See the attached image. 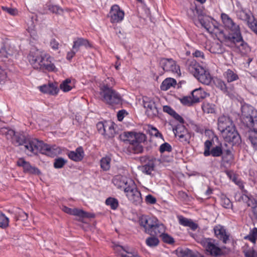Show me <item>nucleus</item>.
Here are the masks:
<instances>
[{
	"label": "nucleus",
	"instance_id": "nucleus-13",
	"mask_svg": "<svg viewBox=\"0 0 257 257\" xmlns=\"http://www.w3.org/2000/svg\"><path fill=\"white\" fill-rule=\"evenodd\" d=\"M221 135L226 142L232 144V145L239 143L240 137L235 130V126L224 131Z\"/></svg>",
	"mask_w": 257,
	"mask_h": 257
},
{
	"label": "nucleus",
	"instance_id": "nucleus-19",
	"mask_svg": "<svg viewBox=\"0 0 257 257\" xmlns=\"http://www.w3.org/2000/svg\"><path fill=\"white\" fill-rule=\"evenodd\" d=\"M110 14L112 23H118L122 21L124 17V12L120 10L117 5L111 7Z\"/></svg>",
	"mask_w": 257,
	"mask_h": 257
},
{
	"label": "nucleus",
	"instance_id": "nucleus-57",
	"mask_svg": "<svg viewBox=\"0 0 257 257\" xmlns=\"http://www.w3.org/2000/svg\"><path fill=\"white\" fill-rule=\"evenodd\" d=\"M2 9L5 12L8 13L12 16H16L18 15V10L15 8H9L7 7H2Z\"/></svg>",
	"mask_w": 257,
	"mask_h": 257
},
{
	"label": "nucleus",
	"instance_id": "nucleus-41",
	"mask_svg": "<svg viewBox=\"0 0 257 257\" xmlns=\"http://www.w3.org/2000/svg\"><path fill=\"white\" fill-rule=\"evenodd\" d=\"M224 76L228 82L236 80L238 78V75L230 69L225 72Z\"/></svg>",
	"mask_w": 257,
	"mask_h": 257
},
{
	"label": "nucleus",
	"instance_id": "nucleus-58",
	"mask_svg": "<svg viewBox=\"0 0 257 257\" xmlns=\"http://www.w3.org/2000/svg\"><path fill=\"white\" fill-rule=\"evenodd\" d=\"M196 67H198V64L195 60H191L188 62V69L191 73L194 72Z\"/></svg>",
	"mask_w": 257,
	"mask_h": 257
},
{
	"label": "nucleus",
	"instance_id": "nucleus-52",
	"mask_svg": "<svg viewBox=\"0 0 257 257\" xmlns=\"http://www.w3.org/2000/svg\"><path fill=\"white\" fill-rule=\"evenodd\" d=\"M176 137L179 139L180 142L188 143L190 136L187 131H185V133L180 134Z\"/></svg>",
	"mask_w": 257,
	"mask_h": 257
},
{
	"label": "nucleus",
	"instance_id": "nucleus-6",
	"mask_svg": "<svg viewBox=\"0 0 257 257\" xmlns=\"http://www.w3.org/2000/svg\"><path fill=\"white\" fill-rule=\"evenodd\" d=\"M124 192L130 201L135 205H140L142 202L141 193L138 190L133 180L130 181V186L124 188Z\"/></svg>",
	"mask_w": 257,
	"mask_h": 257
},
{
	"label": "nucleus",
	"instance_id": "nucleus-1",
	"mask_svg": "<svg viewBox=\"0 0 257 257\" xmlns=\"http://www.w3.org/2000/svg\"><path fill=\"white\" fill-rule=\"evenodd\" d=\"M29 62L35 69L56 72L57 68L54 64V59L41 50L33 49L29 55Z\"/></svg>",
	"mask_w": 257,
	"mask_h": 257
},
{
	"label": "nucleus",
	"instance_id": "nucleus-11",
	"mask_svg": "<svg viewBox=\"0 0 257 257\" xmlns=\"http://www.w3.org/2000/svg\"><path fill=\"white\" fill-rule=\"evenodd\" d=\"M143 105L146 109V113L148 116L153 117L158 115L159 110L157 104L153 99L148 97L144 98Z\"/></svg>",
	"mask_w": 257,
	"mask_h": 257
},
{
	"label": "nucleus",
	"instance_id": "nucleus-49",
	"mask_svg": "<svg viewBox=\"0 0 257 257\" xmlns=\"http://www.w3.org/2000/svg\"><path fill=\"white\" fill-rule=\"evenodd\" d=\"M248 138L252 145L257 147V131H250Z\"/></svg>",
	"mask_w": 257,
	"mask_h": 257
},
{
	"label": "nucleus",
	"instance_id": "nucleus-30",
	"mask_svg": "<svg viewBox=\"0 0 257 257\" xmlns=\"http://www.w3.org/2000/svg\"><path fill=\"white\" fill-rule=\"evenodd\" d=\"M40 90L44 93L54 95L57 93V88L53 83L40 86Z\"/></svg>",
	"mask_w": 257,
	"mask_h": 257
},
{
	"label": "nucleus",
	"instance_id": "nucleus-31",
	"mask_svg": "<svg viewBox=\"0 0 257 257\" xmlns=\"http://www.w3.org/2000/svg\"><path fill=\"white\" fill-rule=\"evenodd\" d=\"M154 159L149 160L147 164L141 167V171L146 174L151 175L154 171Z\"/></svg>",
	"mask_w": 257,
	"mask_h": 257
},
{
	"label": "nucleus",
	"instance_id": "nucleus-48",
	"mask_svg": "<svg viewBox=\"0 0 257 257\" xmlns=\"http://www.w3.org/2000/svg\"><path fill=\"white\" fill-rule=\"evenodd\" d=\"M159 239L154 236H151L147 238L146 240V244L150 247H154L159 243Z\"/></svg>",
	"mask_w": 257,
	"mask_h": 257
},
{
	"label": "nucleus",
	"instance_id": "nucleus-55",
	"mask_svg": "<svg viewBox=\"0 0 257 257\" xmlns=\"http://www.w3.org/2000/svg\"><path fill=\"white\" fill-rule=\"evenodd\" d=\"M210 153L213 157L220 156L222 153L221 147L216 146L215 147L213 148L211 152H210Z\"/></svg>",
	"mask_w": 257,
	"mask_h": 257
},
{
	"label": "nucleus",
	"instance_id": "nucleus-5",
	"mask_svg": "<svg viewBox=\"0 0 257 257\" xmlns=\"http://www.w3.org/2000/svg\"><path fill=\"white\" fill-rule=\"evenodd\" d=\"M99 94L102 101L108 104H119L121 101L120 94L112 88L100 87Z\"/></svg>",
	"mask_w": 257,
	"mask_h": 257
},
{
	"label": "nucleus",
	"instance_id": "nucleus-8",
	"mask_svg": "<svg viewBox=\"0 0 257 257\" xmlns=\"http://www.w3.org/2000/svg\"><path fill=\"white\" fill-rule=\"evenodd\" d=\"M208 94L201 89L193 90L191 96H184L180 98V101L185 105H191L193 103L198 102L201 99H203Z\"/></svg>",
	"mask_w": 257,
	"mask_h": 257
},
{
	"label": "nucleus",
	"instance_id": "nucleus-29",
	"mask_svg": "<svg viewBox=\"0 0 257 257\" xmlns=\"http://www.w3.org/2000/svg\"><path fill=\"white\" fill-rule=\"evenodd\" d=\"M201 83L209 85L211 82L212 78L208 71L204 69V72L199 73L196 77Z\"/></svg>",
	"mask_w": 257,
	"mask_h": 257
},
{
	"label": "nucleus",
	"instance_id": "nucleus-42",
	"mask_svg": "<svg viewBox=\"0 0 257 257\" xmlns=\"http://www.w3.org/2000/svg\"><path fill=\"white\" fill-rule=\"evenodd\" d=\"M110 158L108 157H104L100 161L101 168L104 171L108 170L110 167Z\"/></svg>",
	"mask_w": 257,
	"mask_h": 257
},
{
	"label": "nucleus",
	"instance_id": "nucleus-14",
	"mask_svg": "<svg viewBox=\"0 0 257 257\" xmlns=\"http://www.w3.org/2000/svg\"><path fill=\"white\" fill-rule=\"evenodd\" d=\"M158 220L155 218H150L146 216H142L139 219L140 225L144 228V231L148 233H153L152 229L156 225Z\"/></svg>",
	"mask_w": 257,
	"mask_h": 257
},
{
	"label": "nucleus",
	"instance_id": "nucleus-47",
	"mask_svg": "<svg viewBox=\"0 0 257 257\" xmlns=\"http://www.w3.org/2000/svg\"><path fill=\"white\" fill-rule=\"evenodd\" d=\"M9 219L4 214L0 212V227L5 228L9 225Z\"/></svg>",
	"mask_w": 257,
	"mask_h": 257
},
{
	"label": "nucleus",
	"instance_id": "nucleus-64",
	"mask_svg": "<svg viewBox=\"0 0 257 257\" xmlns=\"http://www.w3.org/2000/svg\"><path fill=\"white\" fill-rule=\"evenodd\" d=\"M106 122H99L97 124V128L100 134L101 135L104 134V132L105 130Z\"/></svg>",
	"mask_w": 257,
	"mask_h": 257
},
{
	"label": "nucleus",
	"instance_id": "nucleus-4",
	"mask_svg": "<svg viewBox=\"0 0 257 257\" xmlns=\"http://www.w3.org/2000/svg\"><path fill=\"white\" fill-rule=\"evenodd\" d=\"M241 119L243 123L251 130L257 131V112L248 105H243L241 108Z\"/></svg>",
	"mask_w": 257,
	"mask_h": 257
},
{
	"label": "nucleus",
	"instance_id": "nucleus-32",
	"mask_svg": "<svg viewBox=\"0 0 257 257\" xmlns=\"http://www.w3.org/2000/svg\"><path fill=\"white\" fill-rule=\"evenodd\" d=\"M154 226L152 229L153 231L152 232H154V233H150L149 234L153 236H161L165 231L164 225L162 223H160L158 220L156 222V225Z\"/></svg>",
	"mask_w": 257,
	"mask_h": 257
},
{
	"label": "nucleus",
	"instance_id": "nucleus-9",
	"mask_svg": "<svg viewBox=\"0 0 257 257\" xmlns=\"http://www.w3.org/2000/svg\"><path fill=\"white\" fill-rule=\"evenodd\" d=\"M221 18L224 27L231 31V33L227 35L223 34L222 40L224 39V35L234 36L240 33L239 26L235 24L228 15L222 13Z\"/></svg>",
	"mask_w": 257,
	"mask_h": 257
},
{
	"label": "nucleus",
	"instance_id": "nucleus-56",
	"mask_svg": "<svg viewBox=\"0 0 257 257\" xmlns=\"http://www.w3.org/2000/svg\"><path fill=\"white\" fill-rule=\"evenodd\" d=\"M114 85V81L112 78H107L105 80L103 84L100 86V87H103L106 86V87L112 88V86Z\"/></svg>",
	"mask_w": 257,
	"mask_h": 257
},
{
	"label": "nucleus",
	"instance_id": "nucleus-7",
	"mask_svg": "<svg viewBox=\"0 0 257 257\" xmlns=\"http://www.w3.org/2000/svg\"><path fill=\"white\" fill-rule=\"evenodd\" d=\"M201 243L207 252L215 256L222 254L223 250L226 249L225 247H219L215 243V241L211 238L203 239Z\"/></svg>",
	"mask_w": 257,
	"mask_h": 257
},
{
	"label": "nucleus",
	"instance_id": "nucleus-39",
	"mask_svg": "<svg viewBox=\"0 0 257 257\" xmlns=\"http://www.w3.org/2000/svg\"><path fill=\"white\" fill-rule=\"evenodd\" d=\"M73 84L70 78H67L64 80L60 84V87L64 92L70 91L73 87Z\"/></svg>",
	"mask_w": 257,
	"mask_h": 257
},
{
	"label": "nucleus",
	"instance_id": "nucleus-20",
	"mask_svg": "<svg viewBox=\"0 0 257 257\" xmlns=\"http://www.w3.org/2000/svg\"><path fill=\"white\" fill-rule=\"evenodd\" d=\"M17 164L18 166L23 168L25 172L36 175H39L40 173V171L38 168L32 166L29 162H26L22 158L19 159Z\"/></svg>",
	"mask_w": 257,
	"mask_h": 257
},
{
	"label": "nucleus",
	"instance_id": "nucleus-51",
	"mask_svg": "<svg viewBox=\"0 0 257 257\" xmlns=\"http://www.w3.org/2000/svg\"><path fill=\"white\" fill-rule=\"evenodd\" d=\"M67 163V161L62 158L56 159L54 163V166L55 168H61Z\"/></svg>",
	"mask_w": 257,
	"mask_h": 257
},
{
	"label": "nucleus",
	"instance_id": "nucleus-24",
	"mask_svg": "<svg viewBox=\"0 0 257 257\" xmlns=\"http://www.w3.org/2000/svg\"><path fill=\"white\" fill-rule=\"evenodd\" d=\"M214 231L216 236L226 243L228 240V235L224 227L220 225H217L214 227Z\"/></svg>",
	"mask_w": 257,
	"mask_h": 257
},
{
	"label": "nucleus",
	"instance_id": "nucleus-43",
	"mask_svg": "<svg viewBox=\"0 0 257 257\" xmlns=\"http://www.w3.org/2000/svg\"><path fill=\"white\" fill-rule=\"evenodd\" d=\"M244 239H248L253 244L255 243L257 239V228H253L251 230L249 234L244 237Z\"/></svg>",
	"mask_w": 257,
	"mask_h": 257
},
{
	"label": "nucleus",
	"instance_id": "nucleus-59",
	"mask_svg": "<svg viewBox=\"0 0 257 257\" xmlns=\"http://www.w3.org/2000/svg\"><path fill=\"white\" fill-rule=\"evenodd\" d=\"M227 175L228 176V177H229V178L230 179H231L232 180V181L236 184L237 185L239 188L243 190V188H244V186H243V183L241 181H240V180H238L237 179V178H236V177L235 176L233 175V178L232 179L231 178V174L230 173H227Z\"/></svg>",
	"mask_w": 257,
	"mask_h": 257
},
{
	"label": "nucleus",
	"instance_id": "nucleus-44",
	"mask_svg": "<svg viewBox=\"0 0 257 257\" xmlns=\"http://www.w3.org/2000/svg\"><path fill=\"white\" fill-rule=\"evenodd\" d=\"M214 83L215 86L220 89L224 93L227 92V87L224 81L218 78H216L214 80Z\"/></svg>",
	"mask_w": 257,
	"mask_h": 257
},
{
	"label": "nucleus",
	"instance_id": "nucleus-22",
	"mask_svg": "<svg viewBox=\"0 0 257 257\" xmlns=\"http://www.w3.org/2000/svg\"><path fill=\"white\" fill-rule=\"evenodd\" d=\"M18 53V50L12 45H5L0 50L1 56L5 58L16 57Z\"/></svg>",
	"mask_w": 257,
	"mask_h": 257
},
{
	"label": "nucleus",
	"instance_id": "nucleus-60",
	"mask_svg": "<svg viewBox=\"0 0 257 257\" xmlns=\"http://www.w3.org/2000/svg\"><path fill=\"white\" fill-rule=\"evenodd\" d=\"M49 10L52 13L57 15H61L63 13V10L57 6H50Z\"/></svg>",
	"mask_w": 257,
	"mask_h": 257
},
{
	"label": "nucleus",
	"instance_id": "nucleus-33",
	"mask_svg": "<svg viewBox=\"0 0 257 257\" xmlns=\"http://www.w3.org/2000/svg\"><path fill=\"white\" fill-rule=\"evenodd\" d=\"M81 46H84L86 48L91 47V45L89 43V41L87 39L78 38L74 42L73 49L75 50L76 51H78L79 47Z\"/></svg>",
	"mask_w": 257,
	"mask_h": 257
},
{
	"label": "nucleus",
	"instance_id": "nucleus-28",
	"mask_svg": "<svg viewBox=\"0 0 257 257\" xmlns=\"http://www.w3.org/2000/svg\"><path fill=\"white\" fill-rule=\"evenodd\" d=\"M69 158L73 161L77 162L82 160L84 152L82 148H77L75 151H72L68 154Z\"/></svg>",
	"mask_w": 257,
	"mask_h": 257
},
{
	"label": "nucleus",
	"instance_id": "nucleus-46",
	"mask_svg": "<svg viewBox=\"0 0 257 257\" xmlns=\"http://www.w3.org/2000/svg\"><path fill=\"white\" fill-rule=\"evenodd\" d=\"M105 203L107 205L110 206L112 209H116L118 207V203L117 199L109 197L105 201Z\"/></svg>",
	"mask_w": 257,
	"mask_h": 257
},
{
	"label": "nucleus",
	"instance_id": "nucleus-17",
	"mask_svg": "<svg viewBox=\"0 0 257 257\" xmlns=\"http://www.w3.org/2000/svg\"><path fill=\"white\" fill-rule=\"evenodd\" d=\"M218 129L221 134L228 130L230 127L234 126L232 120L228 116L222 115L218 119Z\"/></svg>",
	"mask_w": 257,
	"mask_h": 257
},
{
	"label": "nucleus",
	"instance_id": "nucleus-25",
	"mask_svg": "<svg viewBox=\"0 0 257 257\" xmlns=\"http://www.w3.org/2000/svg\"><path fill=\"white\" fill-rule=\"evenodd\" d=\"M178 257H204L197 251H193L188 248H180L177 250Z\"/></svg>",
	"mask_w": 257,
	"mask_h": 257
},
{
	"label": "nucleus",
	"instance_id": "nucleus-62",
	"mask_svg": "<svg viewBox=\"0 0 257 257\" xmlns=\"http://www.w3.org/2000/svg\"><path fill=\"white\" fill-rule=\"evenodd\" d=\"M212 142L210 141H206L204 143L205 146V150L204 152V155L205 156H208L210 155L209 149L210 147L212 146Z\"/></svg>",
	"mask_w": 257,
	"mask_h": 257
},
{
	"label": "nucleus",
	"instance_id": "nucleus-27",
	"mask_svg": "<svg viewBox=\"0 0 257 257\" xmlns=\"http://www.w3.org/2000/svg\"><path fill=\"white\" fill-rule=\"evenodd\" d=\"M206 48L212 53H221L223 52L220 43L214 41L208 42L206 44Z\"/></svg>",
	"mask_w": 257,
	"mask_h": 257
},
{
	"label": "nucleus",
	"instance_id": "nucleus-18",
	"mask_svg": "<svg viewBox=\"0 0 257 257\" xmlns=\"http://www.w3.org/2000/svg\"><path fill=\"white\" fill-rule=\"evenodd\" d=\"M198 20L201 26L208 32L213 33L214 26L212 24V19L206 15H200L198 16Z\"/></svg>",
	"mask_w": 257,
	"mask_h": 257
},
{
	"label": "nucleus",
	"instance_id": "nucleus-50",
	"mask_svg": "<svg viewBox=\"0 0 257 257\" xmlns=\"http://www.w3.org/2000/svg\"><path fill=\"white\" fill-rule=\"evenodd\" d=\"M235 199L238 202H243L247 203L249 201L248 197L245 194H241L240 193H237L235 195Z\"/></svg>",
	"mask_w": 257,
	"mask_h": 257
},
{
	"label": "nucleus",
	"instance_id": "nucleus-15",
	"mask_svg": "<svg viewBox=\"0 0 257 257\" xmlns=\"http://www.w3.org/2000/svg\"><path fill=\"white\" fill-rule=\"evenodd\" d=\"M238 16L241 20L246 22L251 30L257 34V21L253 16L244 11H240Z\"/></svg>",
	"mask_w": 257,
	"mask_h": 257
},
{
	"label": "nucleus",
	"instance_id": "nucleus-23",
	"mask_svg": "<svg viewBox=\"0 0 257 257\" xmlns=\"http://www.w3.org/2000/svg\"><path fill=\"white\" fill-rule=\"evenodd\" d=\"M33 139L29 140L28 141H26L25 137L22 134L15 135L14 138H13L12 142L15 146H23L24 145V151L26 153L29 154L31 153L30 151L25 148L26 145H29V142L32 141Z\"/></svg>",
	"mask_w": 257,
	"mask_h": 257
},
{
	"label": "nucleus",
	"instance_id": "nucleus-16",
	"mask_svg": "<svg viewBox=\"0 0 257 257\" xmlns=\"http://www.w3.org/2000/svg\"><path fill=\"white\" fill-rule=\"evenodd\" d=\"M124 136L126 138L124 140L130 144L144 143L146 140L145 135L141 133H124Z\"/></svg>",
	"mask_w": 257,
	"mask_h": 257
},
{
	"label": "nucleus",
	"instance_id": "nucleus-2",
	"mask_svg": "<svg viewBox=\"0 0 257 257\" xmlns=\"http://www.w3.org/2000/svg\"><path fill=\"white\" fill-rule=\"evenodd\" d=\"M25 148L30 151L31 153L35 154L40 152L48 156H54L60 153V152L59 148L55 146L50 147L36 139L30 141L29 145H26Z\"/></svg>",
	"mask_w": 257,
	"mask_h": 257
},
{
	"label": "nucleus",
	"instance_id": "nucleus-35",
	"mask_svg": "<svg viewBox=\"0 0 257 257\" xmlns=\"http://www.w3.org/2000/svg\"><path fill=\"white\" fill-rule=\"evenodd\" d=\"M115 134L113 123L111 122H106L105 130L103 135L106 138H110L113 137Z\"/></svg>",
	"mask_w": 257,
	"mask_h": 257
},
{
	"label": "nucleus",
	"instance_id": "nucleus-26",
	"mask_svg": "<svg viewBox=\"0 0 257 257\" xmlns=\"http://www.w3.org/2000/svg\"><path fill=\"white\" fill-rule=\"evenodd\" d=\"M27 31L30 34L31 38L35 41H38L40 36L35 29V25L33 20L32 19L29 20L27 23Z\"/></svg>",
	"mask_w": 257,
	"mask_h": 257
},
{
	"label": "nucleus",
	"instance_id": "nucleus-61",
	"mask_svg": "<svg viewBox=\"0 0 257 257\" xmlns=\"http://www.w3.org/2000/svg\"><path fill=\"white\" fill-rule=\"evenodd\" d=\"M150 134L152 136H155L157 138H162V134L155 127H151L149 130Z\"/></svg>",
	"mask_w": 257,
	"mask_h": 257
},
{
	"label": "nucleus",
	"instance_id": "nucleus-40",
	"mask_svg": "<svg viewBox=\"0 0 257 257\" xmlns=\"http://www.w3.org/2000/svg\"><path fill=\"white\" fill-rule=\"evenodd\" d=\"M143 143L130 144L129 149L135 154L141 153L143 151Z\"/></svg>",
	"mask_w": 257,
	"mask_h": 257
},
{
	"label": "nucleus",
	"instance_id": "nucleus-38",
	"mask_svg": "<svg viewBox=\"0 0 257 257\" xmlns=\"http://www.w3.org/2000/svg\"><path fill=\"white\" fill-rule=\"evenodd\" d=\"M116 251H118L121 257H140L137 254H133L128 250H126L121 246H116L115 248Z\"/></svg>",
	"mask_w": 257,
	"mask_h": 257
},
{
	"label": "nucleus",
	"instance_id": "nucleus-21",
	"mask_svg": "<svg viewBox=\"0 0 257 257\" xmlns=\"http://www.w3.org/2000/svg\"><path fill=\"white\" fill-rule=\"evenodd\" d=\"M130 180H132L127 178L125 176H123L121 175H117L113 178L112 180V182L114 184V185L116 186L117 188H123L124 189V188H125L126 187L130 186Z\"/></svg>",
	"mask_w": 257,
	"mask_h": 257
},
{
	"label": "nucleus",
	"instance_id": "nucleus-45",
	"mask_svg": "<svg viewBox=\"0 0 257 257\" xmlns=\"http://www.w3.org/2000/svg\"><path fill=\"white\" fill-rule=\"evenodd\" d=\"M203 111L207 113L215 112V105L209 103H204L202 106Z\"/></svg>",
	"mask_w": 257,
	"mask_h": 257
},
{
	"label": "nucleus",
	"instance_id": "nucleus-54",
	"mask_svg": "<svg viewBox=\"0 0 257 257\" xmlns=\"http://www.w3.org/2000/svg\"><path fill=\"white\" fill-rule=\"evenodd\" d=\"M2 133L5 135L8 139H11L13 141L15 136V132L12 130H8L7 128H3L2 130Z\"/></svg>",
	"mask_w": 257,
	"mask_h": 257
},
{
	"label": "nucleus",
	"instance_id": "nucleus-34",
	"mask_svg": "<svg viewBox=\"0 0 257 257\" xmlns=\"http://www.w3.org/2000/svg\"><path fill=\"white\" fill-rule=\"evenodd\" d=\"M176 84V81L171 78L165 79L162 83L160 88L162 90L166 91Z\"/></svg>",
	"mask_w": 257,
	"mask_h": 257
},
{
	"label": "nucleus",
	"instance_id": "nucleus-53",
	"mask_svg": "<svg viewBox=\"0 0 257 257\" xmlns=\"http://www.w3.org/2000/svg\"><path fill=\"white\" fill-rule=\"evenodd\" d=\"M174 133L176 137L180 134L185 133V131H187L185 126L182 124L178 125L175 128L173 129Z\"/></svg>",
	"mask_w": 257,
	"mask_h": 257
},
{
	"label": "nucleus",
	"instance_id": "nucleus-10",
	"mask_svg": "<svg viewBox=\"0 0 257 257\" xmlns=\"http://www.w3.org/2000/svg\"><path fill=\"white\" fill-rule=\"evenodd\" d=\"M160 65L163 70L167 72L180 76L181 74L179 66L176 64L175 61L171 59H162L160 62Z\"/></svg>",
	"mask_w": 257,
	"mask_h": 257
},
{
	"label": "nucleus",
	"instance_id": "nucleus-3",
	"mask_svg": "<svg viewBox=\"0 0 257 257\" xmlns=\"http://www.w3.org/2000/svg\"><path fill=\"white\" fill-rule=\"evenodd\" d=\"M222 42L228 47H234L241 55H245L250 51L249 46L243 41L240 33L234 36L224 35Z\"/></svg>",
	"mask_w": 257,
	"mask_h": 257
},
{
	"label": "nucleus",
	"instance_id": "nucleus-12",
	"mask_svg": "<svg viewBox=\"0 0 257 257\" xmlns=\"http://www.w3.org/2000/svg\"><path fill=\"white\" fill-rule=\"evenodd\" d=\"M61 209L65 213L72 215H75L79 217V220L82 221L85 218H93L94 214L93 213L87 212L84 210L76 208H70L66 206H62Z\"/></svg>",
	"mask_w": 257,
	"mask_h": 257
},
{
	"label": "nucleus",
	"instance_id": "nucleus-36",
	"mask_svg": "<svg viewBox=\"0 0 257 257\" xmlns=\"http://www.w3.org/2000/svg\"><path fill=\"white\" fill-rule=\"evenodd\" d=\"M178 218L180 224L185 226H189L193 230H195L197 228V225L193 222L190 219L181 216H179Z\"/></svg>",
	"mask_w": 257,
	"mask_h": 257
},
{
	"label": "nucleus",
	"instance_id": "nucleus-63",
	"mask_svg": "<svg viewBox=\"0 0 257 257\" xmlns=\"http://www.w3.org/2000/svg\"><path fill=\"white\" fill-rule=\"evenodd\" d=\"M7 73L5 70L0 68V85H3L7 80Z\"/></svg>",
	"mask_w": 257,
	"mask_h": 257
},
{
	"label": "nucleus",
	"instance_id": "nucleus-37",
	"mask_svg": "<svg viewBox=\"0 0 257 257\" xmlns=\"http://www.w3.org/2000/svg\"><path fill=\"white\" fill-rule=\"evenodd\" d=\"M233 161V156L230 151H226L222 158L223 164L225 167L229 166Z\"/></svg>",
	"mask_w": 257,
	"mask_h": 257
}]
</instances>
